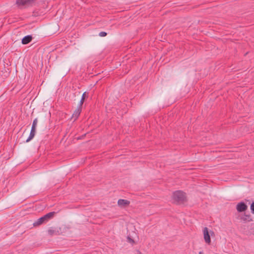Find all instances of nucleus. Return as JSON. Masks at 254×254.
<instances>
[{
	"label": "nucleus",
	"mask_w": 254,
	"mask_h": 254,
	"mask_svg": "<svg viewBox=\"0 0 254 254\" xmlns=\"http://www.w3.org/2000/svg\"><path fill=\"white\" fill-rule=\"evenodd\" d=\"M173 200L179 204L183 203L187 200L186 193L181 190H177L173 192Z\"/></svg>",
	"instance_id": "f257e3e1"
},
{
	"label": "nucleus",
	"mask_w": 254,
	"mask_h": 254,
	"mask_svg": "<svg viewBox=\"0 0 254 254\" xmlns=\"http://www.w3.org/2000/svg\"><path fill=\"white\" fill-rule=\"evenodd\" d=\"M36 0H16V5L20 9L32 5Z\"/></svg>",
	"instance_id": "f03ea898"
},
{
	"label": "nucleus",
	"mask_w": 254,
	"mask_h": 254,
	"mask_svg": "<svg viewBox=\"0 0 254 254\" xmlns=\"http://www.w3.org/2000/svg\"><path fill=\"white\" fill-rule=\"evenodd\" d=\"M214 234V232L212 231H210V232L208 231V229L207 227H204L203 229V238L205 242L210 245L211 243V239L210 235L211 234L212 235V234Z\"/></svg>",
	"instance_id": "7ed1b4c3"
},
{
	"label": "nucleus",
	"mask_w": 254,
	"mask_h": 254,
	"mask_svg": "<svg viewBox=\"0 0 254 254\" xmlns=\"http://www.w3.org/2000/svg\"><path fill=\"white\" fill-rule=\"evenodd\" d=\"M247 209L248 206L245 202L243 201L239 202L236 205V209L238 212H244Z\"/></svg>",
	"instance_id": "20e7f679"
},
{
	"label": "nucleus",
	"mask_w": 254,
	"mask_h": 254,
	"mask_svg": "<svg viewBox=\"0 0 254 254\" xmlns=\"http://www.w3.org/2000/svg\"><path fill=\"white\" fill-rule=\"evenodd\" d=\"M129 201L126 199H120L118 201V204L120 207H125L127 206L129 204Z\"/></svg>",
	"instance_id": "39448f33"
},
{
	"label": "nucleus",
	"mask_w": 254,
	"mask_h": 254,
	"mask_svg": "<svg viewBox=\"0 0 254 254\" xmlns=\"http://www.w3.org/2000/svg\"><path fill=\"white\" fill-rule=\"evenodd\" d=\"M46 222L47 221L46 220L44 216H42L41 218L38 219L34 223H33V225L34 226H39Z\"/></svg>",
	"instance_id": "423d86ee"
},
{
	"label": "nucleus",
	"mask_w": 254,
	"mask_h": 254,
	"mask_svg": "<svg viewBox=\"0 0 254 254\" xmlns=\"http://www.w3.org/2000/svg\"><path fill=\"white\" fill-rule=\"evenodd\" d=\"M82 108L81 107H77V109L74 111L72 114V118L74 119V120H76L81 112Z\"/></svg>",
	"instance_id": "0eeeda50"
},
{
	"label": "nucleus",
	"mask_w": 254,
	"mask_h": 254,
	"mask_svg": "<svg viewBox=\"0 0 254 254\" xmlns=\"http://www.w3.org/2000/svg\"><path fill=\"white\" fill-rule=\"evenodd\" d=\"M36 128L31 127L30 134L26 140L27 142L30 141L34 138L36 133Z\"/></svg>",
	"instance_id": "6e6552de"
},
{
	"label": "nucleus",
	"mask_w": 254,
	"mask_h": 254,
	"mask_svg": "<svg viewBox=\"0 0 254 254\" xmlns=\"http://www.w3.org/2000/svg\"><path fill=\"white\" fill-rule=\"evenodd\" d=\"M32 39V37L31 35H27L22 39V43L24 45L27 44L31 41Z\"/></svg>",
	"instance_id": "1a4fd4ad"
},
{
	"label": "nucleus",
	"mask_w": 254,
	"mask_h": 254,
	"mask_svg": "<svg viewBox=\"0 0 254 254\" xmlns=\"http://www.w3.org/2000/svg\"><path fill=\"white\" fill-rule=\"evenodd\" d=\"M241 219L244 221L250 222L252 221L251 216L250 214H245L242 217Z\"/></svg>",
	"instance_id": "9d476101"
},
{
	"label": "nucleus",
	"mask_w": 254,
	"mask_h": 254,
	"mask_svg": "<svg viewBox=\"0 0 254 254\" xmlns=\"http://www.w3.org/2000/svg\"><path fill=\"white\" fill-rule=\"evenodd\" d=\"M55 214V212H49V213L46 214V215H44L43 216L45 218V219L47 222L50 219L53 218V217L54 216Z\"/></svg>",
	"instance_id": "9b49d317"
},
{
	"label": "nucleus",
	"mask_w": 254,
	"mask_h": 254,
	"mask_svg": "<svg viewBox=\"0 0 254 254\" xmlns=\"http://www.w3.org/2000/svg\"><path fill=\"white\" fill-rule=\"evenodd\" d=\"M37 123H38V120L37 118H36L34 120V121L33 122L31 127L36 128Z\"/></svg>",
	"instance_id": "f8f14e48"
},
{
	"label": "nucleus",
	"mask_w": 254,
	"mask_h": 254,
	"mask_svg": "<svg viewBox=\"0 0 254 254\" xmlns=\"http://www.w3.org/2000/svg\"><path fill=\"white\" fill-rule=\"evenodd\" d=\"M56 231L53 229H50L48 230V233L51 235H54Z\"/></svg>",
	"instance_id": "ddd939ff"
},
{
	"label": "nucleus",
	"mask_w": 254,
	"mask_h": 254,
	"mask_svg": "<svg viewBox=\"0 0 254 254\" xmlns=\"http://www.w3.org/2000/svg\"><path fill=\"white\" fill-rule=\"evenodd\" d=\"M250 208H251L252 213L254 214V201H253V202L252 203L251 206H250Z\"/></svg>",
	"instance_id": "4468645a"
},
{
	"label": "nucleus",
	"mask_w": 254,
	"mask_h": 254,
	"mask_svg": "<svg viewBox=\"0 0 254 254\" xmlns=\"http://www.w3.org/2000/svg\"><path fill=\"white\" fill-rule=\"evenodd\" d=\"M99 35L100 37H105L107 35V33L105 32H101L99 33Z\"/></svg>",
	"instance_id": "2eb2a0df"
},
{
	"label": "nucleus",
	"mask_w": 254,
	"mask_h": 254,
	"mask_svg": "<svg viewBox=\"0 0 254 254\" xmlns=\"http://www.w3.org/2000/svg\"><path fill=\"white\" fill-rule=\"evenodd\" d=\"M84 99H83V98H81V99L78 107H81L82 108V104H83V103L84 102Z\"/></svg>",
	"instance_id": "dca6fc26"
},
{
	"label": "nucleus",
	"mask_w": 254,
	"mask_h": 254,
	"mask_svg": "<svg viewBox=\"0 0 254 254\" xmlns=\"http://www.w3.org/2000/svg\"><path fill=\"white\" fill-rule=\"evenodd\" d=\"M127 240H128V242L130 243H134V241L133 240H132L131 238H130L129 237H127Z\"/></svg>",
	"instance_id": "f3484780"
},
{
	"label": "nucleus",
	"mask_w": 254,
	"mask_h": 254,
	"mask_svg": "<svg viewBox=\"0 0 254 254\" xmlns=\"http://www.w3.org/2000/svg\"><path fill=\"white\" fill-rule=\"evenodd\" d=\"M86 93L85 92L83 93L81 98L85 99L86 97Z\"/></svg>",
	"instance_id": "a211bd4d"
},
{
	"label": "nucleus",
	"mask_w": 254,
	"mask_h": 254,
	"mask_svg": "<svg viewBox=\"0 0 254 254\" xmlns=\"http://www.w3.org/2000/svg\"><path fill=\"white\" fill-rule=\"evenodd\" d=\"M138 254H143L142 253H141L140 251H138Z\"/></svg>",
	"instance_id": "6ab92c4d"
},
{
	"label": "nucleus",
	"mask_w": 254,
	"mask_h": 254,
	"mask_svg": "<svg viewBox=\"0 0 254 254\" xmlns=\"http://www.w3.org/2000/svg\"><path fill=\"white\" fill-rule=\"evenodd\" d=\"M199 254H203V253H202V252H200L199 253Z\"/></svg>",
	"instance_id": "aec40b11"
}]
</instances>
